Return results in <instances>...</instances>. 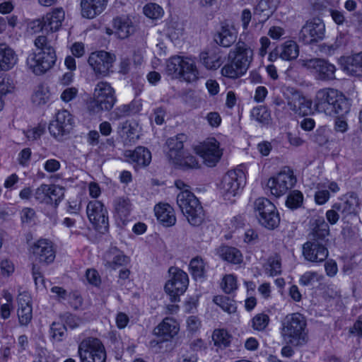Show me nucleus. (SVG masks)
I'll return each mask as SVG.
<instances>
[{
	"label": "nucleus",
	"mask_w": 362,
	"mask_h": 362,
	"mask_svg": "<svg viewBox=\"0 0 362 362\" xmlns=\"http://www.w3.org/2000/svg\"><path fill=\"white\" fill-rule=\"evenodd\" d=\"M176 168L186 170L197 169L199 168V162L196 158L189 153L184 151L182 155L177 156L170 162Z\"/></svg>",
	"instance_id": "39"
},
{
	"label": "nucleus",
	"mask_w": 362,
	"mask_h": 362,
	"mask_svg": "<svg viewBox=\"0 0 362 362\" xmlns=\"http://www.w3.org/2000/svg\"><path fill=\"white\" fill-rule=\"evenodd\" d=\"M77 93L78 90L76 88H67L62 93L61 99L64 102H69L76 98Z\"/></svg>",
	"instance_id": "64"
},
{
	"label": "nucleus",
	"mask_w": 362,
	"mask_h": 362,
	"mask_svg": "<svg viewBox=\"0 0 362 362\" xmlns=\"http://www.w3.org/2000/svg\"><path fill=\"white\" fill-rule=\"evenodd\" d=\"M31 150L29 148L23 149L18 154V163L22 166H26L28 165L30 156Z\"/></svg>",
	"instance_id": "62"
},
{
	"label": "nucleus",
	"mask_w": 362,
	"mask_h": 362,
	"mask_svg": "<svg viewBox=\"0 0 362 362\" xmlns=\"http://www.w3.org/2000/svg\"><path fill=\"white\" fill-rule=\"evenodd\" d=\"M325 269L326 274L328 276H334L338 272V267L336 262L333 259H328L325 264Z\"/></svg>",
	"instance_id": "61"
},
{
	"label": "nucleus",
	"mask_w": 362,
	"mask_h": 362,
	"mask_svg": "<svg viewBox=\"0 0 362 362\" xmlns=\"http://www.w3.org/2000/svg\"><path fill=\"white\" fill-rule=\"evenodd\" d=\"M281 325V334L288 343L299 346L307 342V322L303 315L298 313L287 315Z\"/></svg>",
	"instance_id": "4"
},
{
	"label": "nucleus",
	"mask_w": 362,
	"mask_h": 362,
	"mask_svg": "<svg viewBox=\"0 0 362 362\" xmlns=\"http://www.w3.org/2000/svg\"><path fill=\"white\" fill-rule=\"evenodd\" d=\"M213 301L228 314L235 313L237 310L235 301L228 296H217L214 298Z\"/></svg>",
	"instance_id": "47"
},
{
	"label": "nucleus",
	"mask_w": 362,
	"mask_h": 362,
	"mask_svg": "<svg viewBox=\"0 0 362 362\" xmlns=\"http://www.w3.org/2000/svg\"><path fill=\"white\" fill-rule=\"evenodd\" d=\"M296 182L293 171L288 166L284 167L274 177L269 178L267 187L270 193L275 197L285 194Z\"/></svg>",
	"instance_id": "9"
},
{
	"label": "nucleus",
	"mask_w": 362,
	"mask_h": 362,
	"mask_svg": "<svg viewBox=\"0 0 362 362\" xmlns=\"http://www.w3.org/2000/svg\"><path fill=\"white\" fill-rule=\"evenodd\" d=\"M238 32L233 25L222 23L219 30L215 33V42L223 47H230L237 40Z\"/></svg>",
	"instance_id": "22"
},
{
	"label": "nucleus",
	"mask_w": 362,
	"mask_h": 362,
	"mask_svg": "<svg viewBox=\"0 0 362 362\" xmlns=\"http://www.w3.org/2000/svg\"><path fill=\"white\" fill-rule=\"evenodd\" d=\"M61 167L59 160L56 159H48L44 164V169L48 173H54L57 171Z\"/></svg>",
	"instance_id": "63"
},
{
	"label": "nucleus",
	"mask_w": 362,
	"mask_h": 362,
	"mask_svg": "<svg viewBox=\"0 0 362 362\" xmlns=\"http://www.w3.org/2000/svg\"><path fill=\"white\" fill-rule=\"evenodd\" d=\"M189 271L192 277L196 281H202L206 276L207 264L200 257H196L189 262Z\"/></svg>",
	"instance_id": "38"
},
{
	"label": "nucleus",
	"mask_w": 362,
	"mask_h": 362,
	"mask_svg": "<svg viewBox=\"0 0 362 362\" xmlns=\"http://www.w3.org/2000/svg\"><path fill=\"white\" fill-rule=\"evenodd\" d=\"M153 332L156 335L162 337L163 340L168 341L178 333L179 325L173 318L165 317Z\"/></svg>",
	"instance_id": "28"
},
{
	"label": "nucleus",
	"mask_w": 362,
	"mask_h": 362,
	"mask_svg": "<svg viewBox=\"0 0 362 362\" xmlns=\"http://www.w3.org/2000/svg\"><path fill=\"white\" fill-rule=\"evenodd\" d=\"M341 203L344 207L345 216L356 214V209L358 206V198L356 193H347L341 200Z\"/></svg>",
	"instance_id": "46"
},
{
	"label": "nucleus",
	"mask_w": 362,
	"mask_h": 362,
	"mask_svg": "<svg viewBox=\"0 0 362 362\" xmlns=\"http://www.w3.org/2000/svg\"><path fill=\"white\" fill-rule=\"evenodd\" d=\"M18 308L17 315L19 324L21 326H27L33 318V308L31 298L28 293H22L18 296Z\"/></svg>",
	"instance_id": "23"
},
{
	"label": "nucleus",
	"mask_w": 362,
	"mask_h": 362,
	"mask_svg": "<svg viewBox=\"0 0 362 362\" xmlns=\"http://www.w3.org/2000/svg\"><path fill=\"white\" fill-rule=\"evenodd\" d=\"M77 353L80 362H105L107 358L101 340L92 337L83 339L78 344Z\"/></svg>",
	"instance_id": "7"
},
{
	"label": "nucleus",
	"mask_w": 362,
	"mask_h": 362,
	"mask_svg": "<svg viewBox=\"0 0 362 362\" xmlns=\"http://www.w3.org/2000/svg\"><path fill=\"white\" fill-rule=\"evenodd\" d=\"M287 104L291 110L299 115H307L311 111V100L298 91L292 93L291 96L288 98Z\"/></svg>",
	"instance_id": "24"
},
{
	"label": "nucleus",
	"mask_w": 362,
	"mask_h": 362,
	"mask_svg": "<svg viewBox=\"0 0 362 362\" xmlns=\"http://www.w3.org/2000/svg\"><path fill=\"white\" fill-rule=\"evenodd\" d=\"M298 63L312 73L317 80L331 81L335 78V66L324 59H300Z\"/></svg>",
	"instance_id": "10"
},
{
	"label": "nucleus",
	"mask_w": 362,
	"mask_h": 362,
	"mask_svg": "<svg viewBox=\"0 0 362 362\" xmlns=\"http://www.w3.org/2000/svg\"><path fill=\"white\" fill-rule=\"evenodd\" d=\"M253 50L245 42L239 40L230 49L227 55L226 63L221 69L223 76L237 79L244 76L253 61Z\"/></svg>",
	"instance_id": "2"
},
{
	"label": "nucleus",
	"mask_w": 362,
	"mask_h": 362,
	"mask_svg": "<svg viewBox=\"0 0 362 362\" xmlns=\"http://www.w3.org/2000/svg\"><path fill=\"white\" fill-rule=\"evenodd\" d=\"M64 190L59 185L42 184L34 190L33 199L37 204L57 208L64 197Z\"/></svg>",
	"instance_id": "13"
},
{
	"label": "nucleus",
	"mask_w": 362,
	"mask_h": 362,
	"mask_svg": "<svg viewBox=\"0 0 362 362\" xmlns=\"http://www.w3.org/2000/svg\"><path fill=\"white\" fill-rule=\"evenodd\" d=\"M166 72L173 78H182L188 83L196 81L199 76L195 61L180 56H173L167 61Z\"/></svg>",
	"instance_id": "5"
},
{
	"label": "nucleus",
	"mask_w": 362,
	"mask_h": 362,
	"mask_svg": "<svg viewBox=\"0 0 362 362\" xmlns=\"http://www.w3.org/2000/svg\"><path fill=\"white\" fill-rule=\"evenodd\" d=\"M50 97L51 93L49 87L45 84H40L33 90L31 95V102L35 106L42 107L49 102Z\"/></svg>",
	"instance_id": "36"
},
{
	"label": "nucleus",
	"mask_w": 362,
	"mask_h": 362,
	"mask_svg": "<svg viewBox=\"0 0 362 362\" xmlns=\"http://www.w3.org/2000/svg\"><path fill=\"white\" fill-rule=\"evenodd\" d=\"M15 52L6 44H0V71L11 70L17 63Z\"/></svg>",
	"instance_id": "33"
},
{
	"label": "nucleus",
	"mask_w": 362,
	"mask_h": 362,
	"mask_svg": "<svg viewBox=\"0 0 362 362\" xmlns=\"http://www.w3.org/2000/svg\"><path fill=\"white\" fill-rule=\"evenodd\" d=\"M74 119L68 110H62L57 112L55 119L49 125V131L52 136L58 140L69 134L74 127Z\"/></svg>",
	"instance_id": "18"
},
{
	"label": "nucleus",
	"mask_w": 362,
	"mask_h": 362,
	"mask_svg": "<svg viewBox=\"0 0 362 362\" xmlns=\"http://www.w3.org/2000/svg\"><path fill=\"white\" fill-rule=\"evenodd\" d=\"M280 0H260L254 10V19L263 24L276 9Z\"/></svg>",
	"instance_id": "26"
},
{
	"label": "nucleus",
	"mask_w": 362,
	"mask_h": 362,
	"mask_svg": "<svg viewBox=\"0 0 362 362\" xmlns=\"http://www.w3.org/2000/svg\"><path fill=\"white\" fill-rule=\"evenodd\" d=\"M303 202V194L298 190H293L289 193L286 201V205L291 209L300 207Z\"/></svg>",
	"instance_id": "48"
},
{
	"label": "nucleus",
	"mask_w": 362,
	"mask_h": 362,
	"mask_svg": "<svg viewBox=\"0 0 362 362\" xmlns=\"http://www.w3.org/2000/svg\"><path fill=\"white\" fill-rule=\"evenodd\" d=\"M32 274L37 286H45L44 278L39 267L33 264L32 268Z\"/></svg>",
	"instance_id": "60"
},
{
	"label": "nucleus",
	"mask_w": 362,
	"mask_h": 362,
	"mask_svg": "<svg viewBox=\"0 0 362 362\" xmlns=\"http://www.w3.org/2000/svg\"><path fill=\"white\" fill-rule=\"evenodd\" d=\"M278 54L284 60H293L296 59L299 54V47L295 41L288 40L281 45Z\"/></svg>",
	"instance_id": "40"
},
{
	"label": "nucleus",
	"mask_w": 362,
	"mask_h": 362,
	"mask_svg": "<svg viewBox=\"0 0 362 362\" xmlns=\"http://www.w3.org/2000/svg\"><path fill=\"white\" fill-rule=\"evenodd\" d=\"M314 106L319 112L329 116L344 115L349 112L347 98L337 89L325 88L317 91Z\"/></svg>",
	"instance_id": "3"
},
{
	"label": "nucleus",
	"mask_w": 362,
	"mask_h": 362,
	"mask_svg": "<svg viewBox=\"0 0 362 362\" xmlns=\"http://www.w3.org/2000/svg\"><path fill=\"white\" fill-rule=\"evenodd\" d=\"M216 254L224 261L238 264L243 262L241 252L233 247L223 245L216 250Z\"/></svg>",
	"instance_id": "35"
},
{
	"label": "nucleus",
	"mask_w": 362,
	"mask_h": 362,
	"mask_svg": "<svg viewBox=\"0 0 362 362\" xmlns=\"http://www.w3.org/2000/svg\"><path fill=\"white\" fill-rule=\"evenodd\" d=\"M116 35L119 38L125 39L134 31L132 21L127 18H117L114 20Z\"/></svg>",
	"instance_id": "42"
},
{
	"label": "nucleus",
	"mask_w": 362,
	"mask_h": 362,
	"mask_svg": "<svg viewBox=\"0 0 362 362\" xmlns=\"http://www.w3.org/2000/svg\"><path fill=\"white\" fill-rule=\"evenodd\" d=\"M21 218L23 223H30L34 221L35 211L32 208H24L21 212Z\"/></svg>",
	"instance_id": "59"
},
{
	"label": "nucleus",
	"mask_w": 362,
	"mask_h": 362,
	"mask_svg": "<svg viewBox=\"0 0 362 362\" xmlns=\"http://www.w3.org/2000/svg\"><path fill=\"white\" fill-rule=\"evenodd\" d=\"M222 288L226 293H230L237 288L236 279L232 274L226 275L223 279Z\"/></svg>",
	"instance_id": "56"
},
{
	"label": "nucleus",
	"mask_w": 362,
	"mask_h": 362,
	"mask_svg": "<svg viewBox=\"0 0 362 362\" xmlns=\"http://www.w3.org/2000/svg\"><path fill=\"white\" fill-rule=\"evenodd\" d=\"M252 117L257 122L267 124L270 120V112L265 106L254 107L251 112Z\"/></svg>",
	"instance_id": "49"
},
{
	"label": "nucleus",
	"mask_w": 362,
	"mask_h": 362,
	"mask_svg": "<svg viewBox=\"0 0 362 362\" xmlns=\"http://www.w3.org/2000/svg\"><path fill=\"white\" fill-rule=\"evenodd\" d=\"M154 211L158 221L164 226L169 227L175 225L176 218L173 209L168 204L156 205Z\"/></svg>",
	"instance_id": "31"
},
{
	"label": "nucleus",
	"mask_w": 362,
	"mask_h": 362,
	"mask_svg": "<svg viewBox=\"0 0 362 362\" xmlns=\"http://www.w3.org/2000/svg\"><path fill=\"white\" fill-rule=\"evenodd\" d=\"M169 273L170 279L165 285V291L170 296L172 302H177L180 300V296L187 288L189 284L188 275L186 272L177 267H170Z\"/></svg>",
	"instance_id": "11"
},
{
	"label": "nucleus",
	"mask_w": 362,
	"mask_h": 362,
	"mask_svg": "<svg viewBox=\"0 0 362 362\" xmlns=\"http://www.w3.org/2000/svg\"><path fill=\"white\" fill-rule=\"evenodd\" d=\"M325 26L318 18L308 21L298 33V40L305 45H310L322 40L325 37Z\"/></svg>",
	"instance_id": "17"
},
{
	"label": "nucleus",
	"mask_w": 362,
	"mask_h": 362,
	"mask_svg": "<svg viewBox=\"0 0 362 362\" xmlns=\"http://www.w3.org/2000/svg\"><path fill=\"white\" fill-rule=\"evenodd\" d=\"M186 139L187 136L184 134H179L167 139L165 143L168 147L167 156L170 162L182 155L185 151L183 144Z\"/></svg>",
	"instance_id": "30"
},
{
	"label": "nucleus",
	"mask_w": 362,
	"mask_h": 362,
	"mask_svg": "<svg viewBox=\"0 0 362 362\" xmlns=\"http://www.w3.org/2000/svg\"><path fill=\"white\" fill-rule=\"evenodd\" d=\"M56 59V53L37 51L28 57L27 64L33 73L40 75L49 70L55 64Z\"/></svg>",
	"instance_id": "19"
},
{
	"label": "nucleus",
	"mask_w": 362,
	"mask_h": 362,
	"mask_svg": "<svg viewBox=\"0 0 362 362\" xmlns=\"http://www.w3.org/2000/svg\"><path fill=\"white\" fill-rule=\"evenodd\" d=\"M254 208L260 225L269 230L278 227L280 223L279 214L270 200L264 197L258 198L255 202Z\"/></svg>",
	"instance_id": "8"
},
{
	"label": "nucleus",
	"mask_w": 362,
	"mask_h": 362,
	"mask_svg": "<svg viewBox=\"0 0 362 362\" xmlns=\"http://www.w3.org/2000/svg\"><path fill=\"white\" fill-rule=\"evenodd\" d=\"M329 235V227L324 218H316L310 234L311 238L302 247V254L306 261L322 263L327 259L329 255L327 249Z\"/></svg>",
	"instance_id": "1"
},
{
	"label": "nucleus",
	"mask_w": 362,
	"mask_h": 362,
	"mask_svg": "<svg viewBox=\"0 0 362 362\" xmlns=\"http://www.w3.org/2000/svg\"><path fill=\"white\" fill-rule=\"evenodd\" d=\"M104 264L107 268L115 269L119 267L124 266L129 262V259L124 252L117 247H110L103 256Z\"/></svg>",
	"instance_id": "27"
},
{
	"label": "nucleus",
	"mask_w": 362,
	"mask_h": 362,
	"mask_svg": "<svg viewBox=\"0 0 362 362\" xmlns=\"http://www.w3.org/2000/svg\"><path fill=\"white\" fill-rule=\"evenodd\" d=\"M246 177L243 170L237 168L228 171L221 183V192L226 199L239 193L245 185Z\"/></svg>",
	"instance_id": "14"
},
{
	"label": "nucleus",
	"mask_w": 362,
	"mask_h": 362,
	"mask_svg": "<svg viewBox=\"0 0 362 362\" xmlns=\"http://www.w3.org/2000/svg\"><path fill=\"white\" fill-rule=\"evenodd\" d=\"M124 156L129 158V162L136 163L139 167L147 166L151 160L150 151L144 146H138L134 151H126Z\"/></svg>",
	"instance_id": "29"
},
{
	"label": "nucleus",
	"mask_w": 362,
	"mask_h": 362,
	"mask_svg": "<svg viewBox=\"0 0 362 362\" xmlns=\"http://www.w3.org/2000/svg\"><path fill=\"white\" fill-rule=\"evenodd\" d=\"M144 14L150 18H158L163 14V8L156 4H149L144 7Z\"/></svg>",
	"instance_id": "52"
},
{
	"label": "nucleus",
	"mask_w": 362,
	"mask_h": 362,
	"mask_svg": "<svg viewBox=\"0 0 362 362\" xmlns=\"http://www.w3.org/2000/svg\"><path fill=\"white\" fill-rule=\"evenodd\" d=\"M212 340L215 346L224 349L230 346L232 335L225 329H215L212 334Z\"/></svg>",
	"instance_id": "43"
},
{
	"label": "nucleus",
	"mask_w": 362,
	"mask_h": 362,
	"mask_svg": "<svg viewBox=\"0 0 362 362\" xmlns=\"http://www.w3.org/2000/svg\"><path fill=\"white\" fill-rule=\"evenodd\" d=\"M108 0H81V13L83 18L93 19L107 7Z\"/></svg>",
	"instance_id": "25"
},
{
	"label": "nucleus",
	"mask_w": 362,
	"mask_h": 362,
	"mask_svg": "<svg viewBox=\"0 0 362 362\" xmlns=\"http://www.w3.org/2000/svg\"><path fill=\"white\" fill-rule=\"evenodd\" d=\"M53 37L52 34L37 36L34 41L37 49L39 52H45L46 53H56Z\"/></svg>",
	"instance_id": "44"
},
{
	"label": "nucleus",
	"mask_w": 362,
	"mask_h": 362,
	"mask_svg": "<svg viewBox=\"0 0 362 362\" xmlns=\"http://www.w3.org/2000/svg\"><path fill=\"white\" fill-rule=\"evenodd\" d=\"M65 13L62 8L53 9L44 17V26L46 30L57 31L64 20Z\"/></svg>",
	"instance_id": "32"
},
{
	"label": "nucleus",
	"mask_w": 362,
	"mask_h": 362,
	"mask_svg": "<svg viewBox=\"0 0 362 362\" xmlns=\"http://www.w3.org/2000/svg\"><path fill=\"white\" fill-rule=\"evenodd\" d=\"M177 204L192 226H198L202 223L204 219L203 208L190 190L180 192L177 195Z\"/></svg>",
	"instance_id": "6"
},
{
	"label": "nucleus",
	"mask_w": 362,
	"mask_h": 362,
	"mask_svg": "<svg viewBox=\"0 0 362 362\" xmlns=\"http://www.w3.org/2000/svg\"><path fill=\"white\" fill-rule=\"evenodd\" d=\"M32 253L35 260L42 264H48L55 258V251L50 241L46 239L37 240L32 247Z\"/></svg>",
	"instance_id": "21"
},
{
	"label": "nucleus",
	"mask_w": 362,
	"mask_h": 362,
	"mask_svg": "<svg viewBox=\"0 0 362 362\" xmlns=\"http://www.w3.org/2000/svg\"><path fill=\"white\" fill-rule=\"evenodd\" d=\"M199 62L209 70H216L223 64L222 56L217 52H202L199 54Z\"/></svg>",
	"instance_id": "37"
},
{
	"label": "nucleus",
	"mask_w": 362,
	"mask_h": 362,
	"mask_svg": "<svg viewBox=\"0 0 362 362\" xmlns=\"http://www.w3.org/2000/svg\"><path fill=\"white\" fill-rule=\"evenodd\" d=\"M115 60L114 54L101 50L92 52L88 62L97 76L105 77L110 74Z\"/></svg>",
	"instance_id": "15"
},
{
	"label": "nucleus",
	"mask_w": 362,
	"mask_h": 362,
	"mask_svg": "<svg viewBox=\"0 0 362 362\" xmlns=\"http://www.w3.org/2000/svg\"><path fill=\"white\" fill-rule=\"evenodd\" d=\"M117 101L114 88L106 81H100L93 93V107L94 111L110 110Z\"/></svg>",
	"instance_id": "12"
},
{
	"label": "nucleus",
	"mask_w": 362,
	"mask_h": 362,
	"mask_svg": "<svg viewBox=\"0 0 362 362\" xmlns=\"http://www.w3.org/2000/svg\"><path fill=\"white\" fill-rule=\"evenodd\" d=\"M197 153L202 158L204 163L209 167L214 166L222 155L219 143L214 138L208 139L199 146L197 148Z\"/></svg>",
	"instance_id": "20"
},
{
	"label": "nucleus",
	"mask_w": 362,
	"mask_h": 362,
	"mask_svg": "<svg viewBox=\"0 0 362 362\" xmlns=\"http://www.w3.org/2000/svg\"><path fill=\"white\" fill-rule=\"evenodd\" d=\"M329 130L325 127H319L313 136V141L320 146L326 144L329 141Z\"/></svg>",
	"instance_id": "51"
},
{
	"label": "nucleus",
	"mask_w": 362,
	"mask_h": 362,
	"mask_svg": "<svg viewBox=\"0 0 362 362\" xmlns=\"http://www.w3.org/2000/svg\"><path fill=\"white\" fill-rule=\"evenodd\" d=\"M319 280V275L316 272H307L299 279V283L303 286H313Z\"/></svg>",
	"instance_id": "54"
},
{
	"label": "nucleus",
	"mask_w": 362,
	"mask_h": 362,
	"mask_svg": "<svg viewBox=\"0 0 362 362\" xmlns=\"http://www.w3.org/2000/svg\"><path fill=\"white\" fill-rule=\"evenodd\" d=\"M66 301L74 309L79 308L82 305V298L77 292L69 293Z\"/></svg>",
	"instance_id": "58"
},
{
	"label": "nucleus",
	"mask_w": 362,
	"mask_h": 362,
	"mask_svg": "<svg viewBox=\"0 0 362 362\" xmlns=\"http://www.w3.org/2000/svg\"><path fill=\"white\" fill-rule=\"evenodd\" d=\"M115 216L123 224L128 220L132 211L130 200L127 197H117L113 202Z\"/></svg>",
	"instance_id": "34"
},
{
	"label": "nucleus",
	"mask_w": 362,
	"mask_h": 362,
	"mask_svg": "<svg viewBox=\"0 0 362 362\" xmlns=\"http://www.w3.org/2000/svg\"><path fill=\"white\" fill-rule=\"evenodd\" d=\"M133 107L130 105H122L117 108L112 112V117L115 119L127 117L133 112Z\"/></svg>",
	"instance_id": "55"
},
{
	"label": "nucleus",
	"mask_w": 362,
	"mask_h": 362,
	"mask_svg": "<svg viewBox=\"0 0 362 362\" xmlns=\"http://www.w3.org/2000/svg\"><path fill=\"white\" fill-rule=\"evenodd\" d=\"M86 214L89 221L100 233L108 230V214L104 204L98 200L90 201L86 206Z\"/></svg>",
	"instance_id": "16"
},
{
	"label": "nucleus",
	"mask_w": 362,
	"mask_h": 362,
	"mask_svg": "<svg viewBox=\"0 0 362 362\" xmlns=\"http://www.w3.org/2000/svg\"><path fill=\"white\" fill-rule=\"evenodd\" d=\"M269 317L264 313H259L255 315L252 320V327L257 331H263L268 326Z\"/></svg>",
	"instance_id": "50"
},
{
	"label": "nucleus",
	"mask_w": 362,
	"mask_h": 362,
	"mask_svg": "<svg viewBox=\"0 0 362 362\" xmlns=\"http://www.w3.org/2000/svg\"><path fill=\"white\" fill-rule=\"evenodd\" d=\"M264 269L267 274L274 276L281 273V259L278 254L270 256L264 264Z\"/></svg>",
	"instance_id": "45"
},
{
	"label": "nucleus",
	"mask_w": 362,
	"mask_h": 362,
	"mask_svg": "<svg viewBox=\"0 0 362 362\" xmlns=\"http://www.w3.org/2000/svg\"><path fill=\"white\" fill-rule=\"evenodd\" d=\"M345 71L353 76H362V52L347 58Z\"/></svg>",
	"instance_id": "41"
},
{
	"label": "nucleus",
	"mask_w": 362,
	"mask_h": 362,
	"mask_svg": "<svg viewBox=\"0 0 362 362\" xmlns=\"http://www.w3.org/2000/svg\"><path fill=\"white\" fill-rule=\"evenodd\" d=\"M45 127L42 125H38L25 132V135L28 140L34 141L39 139L45 132Z\"/></svg>",
	"instance_id": "57"
},
{
	"label": "nucleus",
	"mask_w": 362,
	"mask_h": 362,
	"mask_svg": "<svg viewBox=\"0 0 362 362\" xmlns=\"http://www.w3.org/2000/svg\"><path fill=\"white\" fill-rule=\"evenodd\" d=\"M66 326L59 322H53L50 327L52 337L57 341H61L66 332Z\"/></svg>",
	"instance_id": "53"
}]
</instances>
